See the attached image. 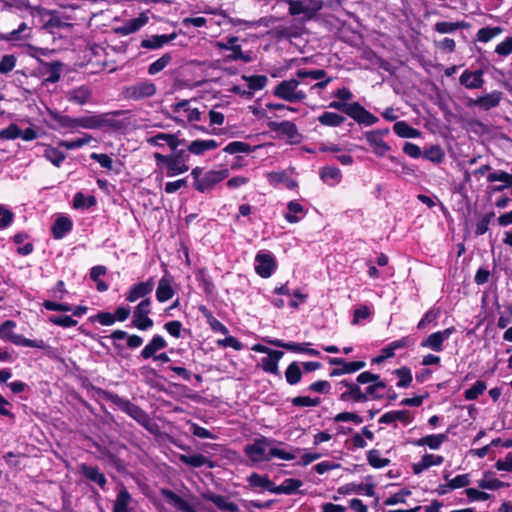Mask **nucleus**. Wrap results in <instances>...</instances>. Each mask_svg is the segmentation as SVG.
I'll use <instances>...</instances> for the list:
<instances>
[{"instance_id":"obj_25","label":"nucleus","mask_w":512,"mask_h":512,"mask_svg":"<svg viewBox=\"0 0 512 512\" xmlns=\"http://www.w3.org/2000/svg\"><path fill=\"white\" fill-rule=\"evenodd\" d=\"M444 462V457L440 455L434 454H425L422 456L421 460L412 465V470L414 474L419 475L423 471L427 470L431 466H439Z\"/></svg>"},{"instance_id":"obj_9","label":"nucleus","mask_w":512,"mask_h":512,"mask_svg":"<svg viewBox=\"0 0 512 512\" xmlns=\"http://www.w3.org/2000/svg\"><path fill=\"white\" fill-rule=\"evenodd\" d=\"M388 133V128L372 130L365 133L366 141L377 156H384L390 150V146L383 139Z\"/></svg>"},{"instance_id":"obj_56","label":"nucleus","mask_w":512,"mask_h":512,"mask_svg":"<svg viewBox=\"0 0 512 512\" xmlns=\"http://www.w3.org/2000/svg\"><path fill=\"white\" fill-rule=\"evenodd\" d=\"M73 205L76 209H88L96 205V198L94 196L86 197L81 192H78L74 196Z\"/></svg>"},{"instance_id":"obj_32","label":"nucleus","mask_w":512,"mask_h":512,"mask_svg":"<svg viewBox=\"0 0 512 512\" xmlns=\"http://www.w3.org/2000/svg\"><path fill=\"white\" fill-rule=\"evenodd\" d=\"M92 91L87 86H80L70 90L67 94V99L78 105H84L91 99Z\"/></svg>"},{"instance_id":"obj_35","label":"nucleus","mask_w":512,"mask_h":512,"mask_svg":"<svg viewBox=\"0 0 512 512\" xmlns=\"http://www.w3.org/2000/svg\"><path fill=\"white\" fill-rule=\"evenodd\" d=\"M179 460L182 463H184L190 467H193V468H199L202 466H207L209 468L214 467L213 462L202 454H194V455L180 454Z\"/></svg>"},{"instance_id":"obj_57","label":"nucleus","mask_w":512,"mask_h":512,"mask_svg":"<svg viewBox=\"0 0 512 512\" xmlns=\"http://www.w3.org/2000/svg\"><path fill=\"white\" fill-rule=\"evenodd\" d=\"M367 460H368V463L374 467V468H383V467H386L390 460L387 459V458H383L381 456V453L379 450H376V449H372L368 452L367 454Z\"/></svg>"},{"instance_id":"obj_55","label":"nucleus","mask_w":512,"mask_h":512,"mask_svg":"<svg viewBox=\"0 0 512 512\" xmlns=\"http://www.w3.org/2000/svg\"><path fill=\"white\" fill-rule=\"evenodd\" d=\"M288 212L285 214V219L289 223H297L300 218L297 214H303L304 208L301 204L295 201H290L287 205Z\"/></svg>"},{"instance_id":"obj_7","label":"nucleus","mask_w":512,"mask_h":512,"mask_svg":"<svg viewBox=\"0 0 512 512\" xmlns=\"http://www.w3.org/2000/svg\"><path fill=\"white\" fill-rule=\"evenodd\" d=\"M156 91L157 88L154 83L151 81H141L125 87L123 95L126 99L139 101L154 96Z\"/></svg>"},{"instance_id":"obj_62","label":"nucleus","mask_w":512,"mask_h":512,"mask_svg":"<svg viewBox=\"0 0 512 512\" xmlns=\"http://www.w3.org/2000/svg\"><path fill=\"white\" fill-rule=\"evenodd\" d=\"M440 316V309L438 308H432V309H429L425 314L424 316L422 317V319L419 321L418 325H417V328L420 329V330H424L427 328V326L430 324V323H433L437 320V318Z\"/></svg>"},{"instance_id":"obj_61","label":"nucleus","mask_w":512,"mask_h":512,"mask_svg":"<svg viewBox=\"0 0 512 512\" xmlns=\"http://www.w3.org/2000/svg\"><path fill=\"white\" fill-rule=\"evenodd\" d=\"M395 374L399 378V381L397 382V387L407 388L410 386L413 378L409 368L401 367L399 369H396Z\"/></svg>"},{"instance_id":"obj_52","label":"nucleus","mask_w":512,"mask_h":512,"mask_svg":"<svg viewBox=\"0 0 512 512\" xmlns=\"http://www.w3.org/2000/svg\"><path fill=\"white\" fill-rule=\"evenodd\" d=\"M92 136L91 135H88V134H85L83 137L81 138H77V139H74V140H60L58 142V145L60 147H63L67 150H72V149H76V148H80L84 145H87L89 144L91 141H92Z\"/></svg>"},{"instance_id":"obj_15","label":"nucleus","mask_w":512,"mask_h":512,"mask_svg":"<svg viewBox=\"0 0 512 512\" xmlns=\"http://www.w3.org/2000/svg\"><path fill=\"white\" fill-rule=\"evenodd\" d=\"M155 283L153 278H149L146 281L139 282L133 285L126 294V300L128 302H135L140 298H147L154 289Z\"/></svg>"},{"instance_id":"obj_63","label":"nucleus","mask_w":512,"mask_h":512,"mask_svg":"<svg viewBox=\"0 0 512 512\" xmlns=\"http://www.w3.org/2000/svg\"><path fill=\"white\" fill-rule=\"evenodd\" d=\"M224 152L228 154H237V153H248L251 151V147L248 143L241 141H233L229 143L224 149Z\"/></svg>"},{"instance_id":"obj_39","label":"nucleus","mask_w":512,"mask_h":512,"mask_svg":"<svg viewBox=\"0 0 512 512\" xmlns=\"http://www.w3.org/2000/svg\"><path fill=\"white\" fill-rule=\"evenodd\" d=\"M72 222L67 217H59L55 220L51 231L55 239H62L68 232L72 230Z\"/></svg>"},{"instance_id":"obj_48","label":"nucleus","mask_w":512,"mask_h":512,"mask_svg":"<svg viewBox=\"0 0 512 512\" xmlns=\"http://www.w3.org/2000/svg\"><path fill=\"white\" fill-rule=\"evenodd\" d=\"M299 451H300L299 448H291L290 451H286L283 449L273 447V445H272L271 448L269 449V456H270V459L275 457V458H279L282 460L290 461V460L296 459L297 453Z\"/></svg>"},{"instance_id":"obj_59","label":"nucleus","mask_w":512,"mask_h":512,"mask_svg":"<svg viewBox=\"0 0 512 512\" xmlns=\"http://www.w3.org/2000/svg\"><path fill=\"white\" fill-rule=\"evenodd\" d=\"M486 388V383L482 380H478L473 384L471 388L464 392V397L468 401L476 400L479 395H481L486 390Z\"/></svg>"},{"instance_id":"obj_37","label":"nucleus","mask_w":512,"mask_h":512,"mask_svg":"<svg viewBox=\"0 0 512 512\" xmlns=\"http://www.w3.org/2000/svg\"><path fill=\"white\" fill-rule=\"evenodd\" d=\"M148 21V18L144 15H141L138 18L131 19L124 23L122 26L116 29V32L120 35L126 36L138 31L141 27H143Z\"/></svg>"},{"instance_id":"obj_20","label":"nucleus","mask_w":512,"mask_h":512,"mask_svg":"<svg viewBox=\"0 0 512 512\" xmlns=\"http://www.w3.org/2000/svg\"><path fill=\"white\" fill-rule=\"evenodd\" d=\"M350 117L357 123L365 126H372L379 121L378 117L370 113L358 102H354V106L350 113Z\"/></svg>"},{"instance_id":"obj_14","label":"nucleus","mask_w":512,"mask_h":512,"mask_svg":"<svg viewBox=\"0 0 512 512\" xmlns=\"http://www.w3.org/2000/svg\"><path fill=\"white\" fill-rule=\"evenodd\" d=\"M276 268L274 257L270 253H258L255 257V270L262 278H268Z\"/></svg>"},{"instance_id":"obj_26","label":"nucleus","mask_w":512,"mask_h":512,"mask_svg":"<svg viewBox=\"0 0 512 512\" xmlns=\"http://www.w3.org/2000/svg\"><path fill=\"white\" fill-rule=\"evenodd\" d=\"M269 343L273 346L284 348L286 350L297 352V353H305L311 356H318L319 351L316 349L306 348L303 343H295V342H284L280 339L270 340Z\"/></svg>"},{"instance_id":"obj_54","label":"nucleus","mask_w":512,"mask_h":512,"mask_svg":"<svg viewBox=\"0 0 512 512\" xmlns=\"http://www.w3.org/2000/svg\"><path fill=\"white\" fill-rule=\"evenodd\" d=\"M172 60V55L170 53L163 54L159 59L151 63L148 67V73L150 75H155L161 72L164 68L168 66V64Z\"/></svg>"},{"instance_id":"obj_36","label":"nucleus","mask_w":512,"mask_h":512,"mask_svg":"<svg viewBox=\"0 0 512 512\" xmlns=\"http://www.w3.org/2000/svg\"><path fill=\"white\" fill-rule=\"evenodd\" d=\"M217 46L222 50H230L231 54H229L226 59L228 61H237L241 60L244 63H249L252 61V56L250 54L244 53L240 45L236 44L235 46H228L223 44V42H218Z\"/></svg>"},{"instance_id":"obj_64","label":"nucleus","mask_w":512,"mask_h":512,"mask_svg":"<svg viewBox=\"0 0 512 512\" xmlns=\"http://www.w3.org/2000/svg\"><path fill=\"white\" fill-rule=\"evenodd\" d=\"M248 482L252 487H261L267 491L271 487V480L267 476H261L257 473H252L248 477Z\"/></svg>"},{"instance_id":"obj_42","label":"nucleus","mask_w":512,"mask_h":512,"mask_svg":"<svg viewBox=\"0 0 512 512\" xmlns=\"http://www.w3.org/2000/svg\"><path fill=\"white\" fill-rule=\"evenodd\" d=\"M50 117L52 120H54L59 127L69 130H76L78 129V122L77 118H72L67 115H62L58 112L49 111Z\"/></svg>"},{"instance_id":"obj_31","label":"nucleus","mask_w":512,"mask_h":512,"mask_svg":"<svg viewBox=\"0 0 512 512\" xmlns=\"http://www.w3.org/2000/svg\"><path fill=\"white\" fill-rule=\"evenodd\" d=\"M283 352L279 350L271 351L267 357L262 358V369L271 374L279 375L278 363L283 357Z\"/></svg>"},{"instance_id":"obj_24","label":"nucleus","mask_w":512,"mask_h":512,"mask_svg":"<svg viewBox=\"0 0 512 512\" xmlns=\"http://www.w3.org/2000/svg\"><path fill=\"white\" fill-rule=\"evenodd\" d=\"M80 471L86 479L98 484L101 489L105 490L107 480L98 467L82 464Z\"/></svg>"},{"instance_id":"obj_21","label":"nucleus","mask_w":512,"mask_h":512,"mask_svg":"<svg viewBox=\"0 0 512 512\" xmlns=\"http://www.w3.org/2000/svg\"><path fill=\"white\" fill-rule=\"evenodd\" d=\"M459 81H460V84L463 85L467 89L482 88V86L484 84L483 71L482 70L470 71L467 69L461 74Z\"/></svg>"},{"instance_id":"obj_1","label":"nucleus","mask_w":512,"mask_h":512,"mask_svg":"<svg viewBox=\"0 0 512 512\" xmlns=\"http://www.w3.org/2000/svg\"><path fill=\"white\" fill-rule=\"evenodd\" d=\"M153 157L156 162L157 169L167 177H175L186 173L190 167L189 153L184 148L178 147L170 150L168 154L154 153Z\"/></svg>"},{"instance_id":"obj_40","label":"nucleus","mask_w":512,"mask_h":512,"mask_svg":"<svg viewBox=\"0 0 512 512\" xmlns=\"http://www.w3.org/2000/svg\"><path fill=\"white\" fill-rule=\"evenodd\" d=\"M317 120L323 126L339 127L346 121V118L335 112H324L318 116Z\"/></svg>"},{"instance_id":"obj_22","label":"nucleus","mask_w":512,"mask_h":512,"mask_svg":"<svg viewBox=\"0 0 512 512\" xmlns=\"http://www.w3.org/2000/svg\"><path fill=\"white\" fill-rule=\"evenodd\" d=\"M268 127L271 131L279 135L286 136L291 140H294L299 136L296 125L291 121H271L268 123Z\"/></svg>"},{"instance_id":"obj_46","label":"nucleus","mask_w":512,"mask_h":512,"mask_svg":"<svg viewBox=\"0 0 512 512\" xmlns=\"http://www.w3.org/2000/svg\"><path fill=\"white\" fill-rule=\"evenodd\" d=\"M386 388L385 382L381 381L380 379L370 384L363 394L367 397V401L369 399H381L383 398L382 391Z\"/></svg>"},{"instance_id":"obj_5","label":"nucleus","mask_w":512,"mask_h":512,"mask_svg":"<svg viewBox=\"0 0 512 512\" xmlns=\"http://www.w3.org/2000/svg\"><path fill=\"white\" fill-rule=\"evenodd\" d=\"M274 443L275 439L262 436L252 444L246 445L244 452L253 462L269 461V449Z\"/></svg>"},{"instance_id":"obj_28","label":"nucleus","mask_w":512,"mask_h":512,"mask_svg":"<svg viewBox=\"0 0 512 512\" xmlns=\"http://www.w3.org/2000/svg\"><path fill=\"white\" fill-rule=\"evenodd\" d=\"M176 38V33H171L169 35H153L147 39H143L141 41V47L152 50L159 49Z\"/></svg>"},{"instance_id":"obj_30","label":"nucleus","mask_w":512,"mask_h":512,"mask_svg":"<svg viewBox=\"0 0 512 512\" xmlns=\"http://www.w3.org/2000/svg\"><path fill=\"white\" fill-rule=\"evenodd\" d=\"M175 292L172 287V278L163 277L159 280L156 289V298L159 302L163 303L170 300L174 296Z\"/></svg>"},{"instance_id":"obj_13","label":"nucleus","mask_w":512,"mask_h":512,"mask_svg":"<svg viewBox=\"0 0 512 512\" xmlns=\"http://www.w3.org/2000/svg\"><path fill=\"white\" fill-rule=\"evenodd\" d=\"M455 332L454 327H449L443 331H438L430 334L426 339L421 342V347L431 349L435 352L443 350V343L445 340Z\"/></svg>"},{"instance_id":"obj_47","label":"nucleus","mask_w":512,"mask_h":512,"mask_svg":"<svg viewBox=\"0 0 512 512\" xmlns=\"http://www.w3.org/2000/svg\"><path fill=\"white\" fill-rule=\"evenodd\" d=\"M242 78L247 82L248 89L254 93V91L262 90L268 82V78L265 75H243Z\"/></svg>"},{"instance_id":"obj_12","label":"nucleus","mask_w":512,"mask_h":512,"mask_svg":"<svg viewBox=\"0 0 512 512\" xmlns=\"http://www.w3.org/2000/svg\"><path fill=\"white\" fill-rule=\"evenodd\" d=\"M338 385L345 388V390L339 396L340 401L355 403H362L367 401V397L365 394H363V391L357 382L342 380Z\"/></svg>"},{"instance_id":"obj_60","label":"nucleus","mask_w":512,"mask_h":512,"mask_svg":"<svg viewBox=\"0 0 512 512\" xmlns=\"http://www.w3.org/2000/svg\"><path fill=\"white\" fill-rule=\"evenodd\" d=\"M30 36V28H28L26 23H21L19 27L10 33L7 34L5 39L7 41H18L22 39H26Z\"/></svg>"},{"instance_id":"obj_8","label":"nucleus","mask_w":512,"mask_h":512,"mask_svg":"<svg viewBox=\"0 0 512 512\" xmlns=\"http://www.w3.org/2000/svg\"><path fill=\"white\" fill-rule=\"evenodd\" d=\"M150 312L151 300L145 298L134 309L132 325L142 331L150 329L153 326V320L148 317Z\"/></svg>"},{"instance_id":"obj_3","label":"nucleus","mask_w":512,"mask_h":512,"mask_svg":"<svg viewBox=\"0 0 512 512\" xmlns=\"http://www.w3.org/2000/svg\"><path fill=\"white\" fill-rule=\"evenodd\" d=\"M300 84L301 82L295 78L282 80L275 86L273 95L289 103L303 102L307 94L300 89Z\"/></svg>"},{"instance_id":"obj_33","label":"nucleus","mask_w":512,"mask_h":512,"mask_svg":"<svg viewBox=\"0 0 512 512\" xmlns=\"http://www.w3.org/2000/svg\"><path fill=\"white\" fill-rule=\"evenodd\" d=\"M167 346V342L160 335H155L150 342L142 349L141 357L143 359H149L156 356V352L164 349Z\"/></svg>"},{"instance_id":"obj_23","label":"nucleus","mask_w":512,"mask_h":512,"mask_svg":"<svg viewBox=\"0 0 512 512\" xmlns=\"http://www.w3.org/2000/svg\"><path fill=\"white\" fill-rule=\"evenodd\" d=\"M162 495L166 501L181 512H197L193 505L182 499L175 492L163 489Z\"/></svg>"},{"instance_id":"obj_10","label":"nucleus","mask_w":512,"mask_h":512,"mask_svg":"<svg viewBox=\"0 0 512 512\" xmlns=\"http://www.w3.org/2000/svg\"><path fill=\"white\" fill-rule=\"evenodd\" d=\"M147 143L156 147H164V145H167L170 150H175V148L186 145V139L180 138L179 132L158 133L155 136L147 138Z\"/></svg>"},{"instance_id":"obj_49","label":"nucleus","mask_w":512,"mask_h":512,"mask_svg":"<svg viewBox=\"0 0 512 512\" xmlns=\"http://www.w3.org/2000/svg\"><path fill=\"white\" fill-rule=\"evenodd\" d=\"M106 272V267L102 265L94 266L90 270V278L97 283V290L99 292L108 290V285L104 281L100 280V276L106 274Z\"/></svg>"},{"instance_id":"obj_51","label":"nucleus","mask_w":512,"mask_h":512,"mask_svg":"<svg viewBox=\"0 0 512 512\" xmlns=\"http://www.w3.org/2000/svg\"><path fill=\"white\" fill-rule=\"evenodd\" d=\"M478 486L482 489L497 490L507 487L508 484L500 481L499 479L490 477L489 473H485L484 477L478 482Z\"/></svg>"},{"instance_id":"obj_41","label":"nucleus","mask_w":512,"mask_h":512,"mask_svg":"<svg viewBox=\"0 0 512 512\" xmlns=\"http://www.w3.org/2000/svg\"><path fill=\"white\" fill-rule=\"evenodd\" d=\"M470 27V24L464 21H458V22H446L441 21L437 22L434 25V30L441 34H447V33H453L458 29H468Z\"/></svg>"},{"instance_id":"obj_19","label":"nucleus","mask_w":512,"mask_h":512,"mask_svg":"<svg viewBox=\"0 0 512 512\" xmlns=\"http://www.w3.org/2000/svg\"><path fill=\"white\" fill-rule=\"evenodd\" d=\"M502 99V93L500 91H493L484 96L478 97L477 99H471L468 103L469 106H478L481 109L487 111L494 107H497Z\"/></svg>"},{"instance_id":"obj_53","label":"nucleus","mask_w":512,"mask_h":512,"mask_svg":"<svg viewBox=\"0 0 512 512\" xmlns=\"http://www.w3.org/2000/svg\"><path fill=\"white\" fill-rule=\"evenodd\" d=\"M285 378L288 384L295 385L300 382L302 372L297 362H292L285 371Z\"/></svg>"},{"instance_id":"obj_4","label":"nucleus","mask_w":512,"mask_h":512,"mask_svg":"<svg viewBox=\"0 0 512 512\" xmlns=\"http://www.w3.org/2000/svg\"><path fill=\"white\" fill-rule=\"evenodd\" d=\"M288 5V13L291 16L303 15L304 20L314 19L323 9L322 0H284Z\"/></svg>"},{"instance_id":"obj_6","label":"nucleus","mask_w":512,"mask_h":512,"mask_svg":"<svg viewBox=\"0 0 512 512\" xmlns=\"http://www.w3.org/2000/svg\"><path fill=\"white\" fill-rule=\"evenodd\" d=\"M16 323L12 320H7L0 325V339L4 341H9L15 345L31 347V348H40V345L35 340H30L24 338L22 335L15 334L14 328Z\"/></svg>"},{"instance_id":"obj_17","label":"nucleus","mask_w":512,"mask_h":512,"mask_svg":"<svg viewBox=\"0 0 512 512\" xmlns=\"http://www.w3.org/2000/svg\"><path fill=\"white\" fill-rule=\"evenodd\" d=\"M448 440V433H441V434H431L426 435L422 438L410 440L409 443H411L414 446L417 447H429L431 450H438L441 445Z\"/></svg>"},{"instance_id":"obj_11","label":"nucleus","mask_w":512,"mask_h":512,"mask_svg":"<svg viewBox=\"0 0 512 512\" xmlns=\"http://www.w3.org/2000/svg\"><path fill=\"white\" fill-rule=\"evenodd\" d=\"M229 175L227 169L207 171L198 183H194V187L199 192H206L212 189L217 183L221 182Z\"/></svg>"},{"instance_id":"obj_18","label":"nucleus","mask_w":512,"mask_h":512,"mask_svg":"<svg viewBox=\"0 0 512 512\" xmlns=\"http://www.w3.org/2000/svg\"><path fill=\"white\" fill-rule=\"evenodd\" d=\"M202 498L212 502L219 510L227 512H238L239 507L236 503L228 501L227 497L215 494L213 492L202 493Z\"/></svg>"},{"instance_id":"obj_29","label":"nucleus","mask_w":512,"mask_h":512,"mask_svg":"<svg viewBox=\"0 0 512 512\" xmlns=\"http://www.w3.org/2000/svg\"><path fill=\"white\" fill-rule=\"evenodd\" d=\"M78 128L98 129L109 125V120L105 115H92L77 118Z\"/></svg>"},{"instance_id":"obj_45","label":"nucleus","mask_w":512,"mask_h":512,"mask_svg":"<svg viewBox=\"0 0 512 512\" xmlns=\"http://www.w3.org/2000/svg\"><path fill=\"white\" fill-rule=\"evenodd\" d=\"M44 157L56 167H60L66 158L62 151L49 145L45 147Z\"/></svg>"},{"instance_id":"obj_43","label":"nucleus","mask_w":512,"mask_h":512,"mask_svg":"<svg viewBox=\"0 0 512 512\" xmlns=\"http://www.w3.org/2000/svg\"><path fill=\"white\" fill-rule=\"evenodd\" d=\"M321 179L327 184L333 186L340 182L341 171L335 166H325L320 170Z\"/></svg>"},{"instance_id":"obj_34","label":"nucleus","mask_w":512,"mask_h":512,"mask_svg":"<svg viewBox=\"0 0 512 512\" xmlns=\"http://www.w3.org/2000/svg\"><path fill=\"white\" fill-rule=\"evenodd\" d=\"M132 502V496L128 490L122 486L118 491L116 499L113 504L112 512H130V504Z\"/></svg>"},{"instance_id":"obj_58","label":"nucleus","mask_w":512,"mask_h":512,"mask_svg":"<svg viewBox=\"0 0 512 512\" xmlns=\"http://www.w3.org/2000/svg\"><path fill=\"white\" fill-rule=\"evenodd\" d=\"M200 311L203 313V315L207 318L208 323L210 324L211 328L216 332H221L223 334L228 333L227 327L218 321L216 318L213 317L212 313L205 307H200Z\"/></svg>"},{"instance_id":"obj_50","label":"nucleus","mask_w":512,"mask_h":512,"mask_svg":"<svg viewBox=\"0 0 512 512\" xmlns=\"http://www.w3.org/2000/svg\"><path fill=\"white\" fill-rule=\"evenodd\" d=\"M503 32L501 27H484L478 30L476 34V39L479 42H489L494 37L498 36Z\"/></svg>"},{"instance_id":"obj_44","label":"nucleus","mask_w":512,"mask_h":512,"mask_svg":"<svg viewBox=\"0 0 512 512\" xmlns=\"http://www.w3.org/2000/svg\"><path fill=\"white\" fill-rule=\"evenodd\" d=\"M393 130L395 134L402 138H418L421 135V132L410 125H408L405 121H398L394 124Z\"/></svg>"},{"instance_id":"obj_38","label":"nucleus","mask_w":512,"mask_h":512,"mask_svg":"<svg viewBox=\"0 0 512 512\" xmlns=\"http://www.w3.org/2000/svg\"><path fill=\"white\" fill-rule=\"evenodd\" d=\"M189 100H182L172 106L173 112L184 111L187 114L188 122H196L202 119V113L197 108L189 107Z\"/></svg>"},{"instance_id":"obj_16","label":"nucleus","mask_w":512,"mask_h":512,"mask_svg":"<svg viewBox=\"0 0 512 512\" xmlns=\"http://www.w3.org/2000/svg\"><path fill=\"white\" fill-rule=\"evenodd\" d=\"M219 146L218 142L213 139L208 140H194L190 143L186 142V145L180 146L184 148L189 156L193 155H203L206 151L214 150Z\"/></svg>"},{"instance_id":"obj_2","label":"nucleus","mask_w":512,"mask_h":512,"mask_svg":"<svg viewBox=\"0 0 512 512\" xmlns=\"http://www.w3.org/2000/svg\"><path fill=\"white\" fill-rule=\"evenodd\" d=\"M110 401L116 405L121 411L128 414L131 418L137 421L141 426L150 432H154L157 425L153 422L150 416L139 406L133 404L128 399H124L117 394L109 396Z\"/></svg>"},{"instance_id":"obj_27","label":"nucleus","mask_w":512,"mask_h":512,"mask_svg":"<svg viewBox=\"0 0 512 512\" xmlns=\"http://www.w3.org/2000/svg\"><path fill=\"white\" fill-rule=\"evenodd\" d=\"M413 417L408 410H395L389 411L383 414L379 422L383 424H394L396 422H401L403 424H409L412 421Z\"/></svg>"}]
</instances>
